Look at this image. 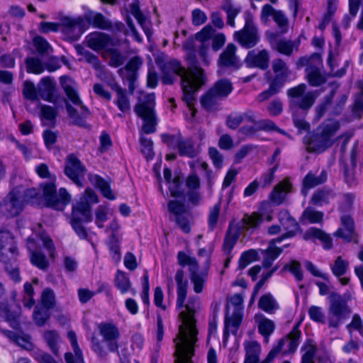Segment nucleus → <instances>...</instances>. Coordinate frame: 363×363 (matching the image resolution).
<instances>
[{
  "label": "nucleus",
  "mask_w": 363,
  "mask_h": 363,
  "mask_svg": "<svg viewBox=\"0 0 363 363\" xmlns=\"http://www.w3.org/2000/svg\"><path fill=\"white\" fill-rule=\"evenodd\" d=\"M274 328L275 325L272 320L264 318L259 323L258 330L265 337V341L268 342V337L274 332Z\"/></svg>",
  "instance_id": "13d9d810"
},
{
  "label": "nucleus",
  "mask_w": 363,
  "mask_h": 363,
  "mask_svg": "<svg viewBox=\"0 0 363 363\" xmlns=\"http://www.w3.org/2000/svg\"><path fill=\"white\" fill-rule=\"evenodd\" d=\"M116 99L114 104L118 106V109L122 113H118L119 117H123L124 114L130 111V100L126 95V90L123 89L121 91L116 94Z\"/></svg>",
  "instance_id": "09e8293b"
},
{
  "label": "nucleus",
  "mask_w": 363,
  "mask_h": 363,
  "mask_svg": "<svg viewBox=\"0 0 363 363\" xmlns=\"http://www.w3.org/2000/svg\"><path fill=\"white\" fill-rule=\"evenodd\" d=\"M339 128L340 123L337 121L328 120L323 123L303 138L308 150L320 153L331 147L334 143L333 138Z\"/></svg>",
  "instance_id": "39448f33"
},
{
  "label": "nucleus",
  "mask_w": 363,
  "mask_h": 363,
  "mask_svg": "<svg viewBox=\"0 0 363 363\" xmlns=\"http://www.w3.org/2000/svg\"><path fill=\"white\" fill-rule=\"evenodd\" d=\"M183 48L188 52L186 60L187 61L188 69L196 74L199 72H203L201 68L199 62L197 60L196 51L194 49V41L193 39L186 40L183 44Z\"/></svg>",
  "instance_id": "cd10ccee"
},
{
  "label": "nucleus",
  "mask_w": 363,
  "mask_h": 363,
  "mask_svg": "<svg viewBox=\"0 0 363 363\" xmlns=\"http://www.w3.org/2000/svg\"><path fill=\"white\" fill-rule=\"evenodd\" d=\"M221 9L227 15L226 23L231 27H235V18L241 12L242 7L234 4L232 0H223Z\"/></svg>",
  "instance_id": "f704fd0d"
},
{
  "label": "nucleus",
  "mask_w": 363,
  "mask_h": 363,
  "mask_svg": "<svg viewBox=\"0 0 363 363\" xmlns=\"http://www.w3.org/2000/svg\"><path fill=\"white\" fill-rule=\"evenodd\" d=\"M291 184L289 182H282L274 186L270 194L272 201L277 205L281 204L285 199L288 192H290Z\"/></svg>",
  "instance_id": "e433bc0d"
},
{
  "label": "nucleus",
  "mask_w": 363,
  "mask_h": 363,
  "mask_svg": "<svg viewBox=\"0 0 363 363\" xmlns=\"http://www.w3.org/2000/svg\"><path fill=\"white\" fill-rule=\"evenodd\" d=\"M143 65V60L138 56L132 57L127 65L118 70L121 77L138 78V72Z\"/></svg>",
  "instance_id": "473e14b6"
},
{
  "label": "nucleus",
  "mask_w": 363,
  "mask_h": 363,
  "mask_svg": "<svg viewBox=\"0 0 363 363\" xmlns=\"http://www.w3.org/2000/svg\"><path fill=\"white\" fill-rule=\"evenodd\" d=\"M98 328L104 341L106 342L108 350L111 352H118V340L120 337L118 328L113 323H101Z\"/></svg>",
  "instance_id": "412c9836"
},
{
  "label": "nucleus",
  "mask_w": 363,
  "mask_h": 363,
  "mask_svg": "<svg viewBox=\"0 0 363 363\" xmlns=\"http://www.w3.org/2000/svg\"><path fill=\"white\" fill-rule=\"evenodd\" d=\"M167 210L169 220L174 221L184 233H189L193 217L184 203L177 200H171L168 202Z\"/></svg>",
  "instance_id": "4468645a"
},
{
  "label": "nucleus",
  "mask_w": 363,
  "mask_h": 363,
  "mask_svg": "<svg viewBox=\"0 0 363 363\" xmlns=\"http://www.w3.org/2000/svg\"><path fill=\"white\" fill-rule=\"evenodd\" d=\"M184 272L182 269L177 271L175 281L177 286V307L181 309L185 307L186 311L179 313L182 324L179 327V333L176 342L174 363H193L194 356V345L198 341V330L196 328V320L194 318L196 313V300H189L184 305L187 294V280H184Z\"/></svg>",
  "instance_id": "f257e3e1"
},
{
  "label": "nucleus",
  "mask_w": 363,
  "mask_h": 363,
  "mask_svg": "<svg viewBox=\"0 0 363 363\" xmlns=\"http://www.w3.org/2000/svg\"><path fill=\"white\" fill-rule=\"evenodd\" d=\"M62 27V31L68 35L72 40H77L83 33L85 22L82 17L71 18L63 17L60 20V26Z\"/></svg>",
  "instance_id": "4be33fe9"
},
{
  "label": "nucleus",
  "mask_w": 363,
  "mask_h": 363,
  "mask_svg": "<svg viewBox=\"0 0 363 363\" xmlns=\"http://www.w3.org/2000/svg\"><path fill=\"white\" fill-rule=\"evenodd\" d=\"M64 172L77 185L82 186L81 179L84 177L86 168L75 155H69L67 156Z\"/></svg>",
  "instance_id": "aec40b11"
},
{
  "label": "nucleus",
  "mask_w": 363,
  "mask_h": 363,
  "mask_svg": "<svg viewBox=\"0 0 363 363\" xmlns=\"http://www.w3.org/2000/svg\"><path fill=\"white\" fill-rule=\"evenodd\" d=\"M245 62L248 67H258L264 70L269 67V52L267 50H262L257 54L254 50L249 51Z\"/></svg>",
  "instance_id": "393cba45"
},
{
  "label": "nucleus",
  "mask_w": 363,
  "mask_h": 363,
  "mask_svg": "<svg viewBox=\"0 0 363 363\" xmlns=\"http://www.w3.org/2000/svg\"><path fill=\"white\" fill-rule=\"evenodd\" d=\"M14 236L9 230H0V250H16Z\"/></svg>",
  "instance_id": "603ef678"
},
{
  "label": "nucleus",
  "mask_w": 363,
  "mask_h": 363,
  "mask_svg": "<svg viewBox=\"0 0 363 363\" xmlns=\"http://www.w3.org/2000/svg\"><path fill=\"white\" fill-rule=\"evenodd\" d=\"M69 78L66 76L60 77V83L67 96V98L77 106H80V113L71 104L66 102V110L68 116L72 119V124L79 127L90 128V125L86 122V119L90 116V111L88 108L82 104V102L76 91V90L69 84H66L65 81Z\"/></svg>",
  "instance_id": "0eeeda50"
},
{
  "label": "nucleus",
  "mask_w": 363,
  "mask_h": 363,
  "mask_svg": "<svg viewBox=\"0 0 363 363\" xmlns=\"http://www.w3.org/2000/svg\"><path fill=\"white\" fill-rule=\"evenodd\" d=\"M347 98L348 96L346 94L340 95L331 106L330 115L335 116L340 115L344 109Z\"/></svg>",
  "instance_id": "e2e57ef3"
},
{
  "label": "nucleus",
  "mask_w": 363,
  "mask_h": 363,
  "mask_svg": "<svg viewBox=\"0 0 363 363\" xmlns=\"http://www.w3.org/2000/svg\"><path fill=\"white\" fill-rule=\"evenodd\" d=\"M84 17L87 23L92 25L94 28L107 30L112 29L113 24L111 21L101 13L90 11L86 13Z\"/></svg>",
  "instance_id": "72a5a7b5"
},
{
  "label": "nucleus",
  "mask_w": 363,
  "mask_h": 363,
  "mask_svg": "<svg viewBox=\"0 0 363 363\" xmlns=\"http://www.w3.org/2000/svg\"><path fill=\"white\" fill-rule=\"evenodd\" d=\"M86 41L89 48L94 50H100L109 45L111 38L106 33L95 32L87 36Z\"/></svg>",
  "instance_id": "7c9ffc66"
},
{
  "label": "nucleus",
  "mask_w": 363,
  "mask_h": 363,
  "mask_svg": "<svg viewBox=\"0 0 363 363\" xmlns=\"http://www.w3.org/2000/svg\"><path fill=\"white\" fill-rule=\"evenodd\" d=\"M35 171L40 178L50 179L49 182L40 184L43 189V196L47 206L57 211H62L71 200L69 194L65 188H60L58 193L57 192L56 177L51 174L46 164H39L36 167Z\"/></svg>",
  "instance_id": "7ed1b4c3"
},
{
  "label": "nucleus",
  "mask_w": 363,
  "mask_h": 363,
  "mask_svg": "<svg viewBox=\"0 0 363 363\" xmlns=\"http://www.w3.org/2000/svg\"><path fill=\"white\" fill-rule=\"evenodd\" d=\"M299 42L295 45V43L291 40H286L285 39H279V41L274 45V50H277L281 54L290 56L293 53L294 48L298 50Z\"/></svg>",
  "instance_id": "de8ad7c7"
},
{
  "label": "nucleus",
  "mask_w": 363,
  "mask_h": 363,
  "mask_svg": "<svg viewBox=\"0 0 363 363\" xmlns=\"http://www.w3.org/2000/svg\"><path fill=\"white\" fill-rule=\"evenodd\" d=\"M306 72L308 82L312 86H319L326 82L325 77L317 67L309 66L306 69Z\"/></svg>",
  "instance_id": "ea45409f"
},
{
  "label": "nucleus",
  "mask_w": 363,
  "mask_h": 363,
  "mask_svg": "<svg viewBox=\"0 0 363 363\" xmlns=\"http://www.w3.org/2000/svg\"><path fill=\"white\" fill-rule=\"evenodd\" d=\"M234 39L243 48H254L259 41L258 30L255 25L253 16L250 12L245 13L244 27L234 33Z\"/></svg>",
  "instance_id": "f8f14e48"
},
{
  "label": "nucleus",
  "mask_w": 363,
  "mask_h": 363,
  "mask_svg": "<svg viewBox=\"0 0 363 363\" xmlns=\"http://www.w3.org/2000/svg\"><path fill=\"white\" fill-rule=\"evenodd\" d=\"M91 182L99 188L102 195L110 200L115 199V196L111 189L109 184L99 175H93L89 178Z\"/></svg>",
  "instance_id": "a19ab883"
},
{
  "label": "nucleus",
  "mask_w": 363,
  "mask_h": 363,
  "mask_svg": "<svg viewBox=\"0 0 363 363\" xmlns=\"http://www.w3.org/2000/svg\"><path fill=\"white\" fill-rule=\"evenodd\" d=\"M162 140L169 147L177 149L180 156L194 158L199 154V150L191 138H184L180 134H162Z\"/></svg>",
  "instance_id": "ddd939ff"
},
{
  "label": "nucleus",
  "mask_w": 363,
  "mask_h": 363,
  "mask_svg": "<svg viewBox=\"0 0 363 363\" xmlns=\"http://www.w3.org/2000/svg\"><path fill=\"white\" fill-rule=\"evenodd\" d=\"M114 283L121 294H125L130 290L133 295L136 294V290L131 289V282L130 279L126 276L124 272L121 270L117 271Z\"/></svg>",
  "instance_id": "4c0bfd02"
},
{
  "label": "nucleus",
  "mask_w": 363,
  "mask_h": 363,
  "mask_svg": "<svg viewBox=\"0 0 363 363\" xmlns=\"http://www.w3.org/2000/svg\"><path fill=\"white\" fill-rule=\"evenodd\" d=\"M155 96L154 93L145 96L143 101L134 107L136 114L143 120L142 130L146 134L156 131L157 118L155 111Z\"/></svg>",
  "instance_id": "9d476101"
},
{
  "label": "nucleus",
  "mask_w": 363,
  "mask_h": 363,
  "mask_svg": "<svg viewBox=\"0 0 363 363\" xmlns=\"http://www.w3.org/2000/svg\"><path fill=\"white\" fill-rule=\"evenodd\" d=\"M359 147V143L357 141L354 143L353 147L350 152V167L344 164L343 166V177L345 182L349 186H356L357 182L354 175V169L357 164V149Z\"/></svg>",
  "instance_id": "a878e982"
},
{
  "label": "nucleus",
  "mask_w": 363,
  "mask_h": 363,
  "mask_svg": "<svg viewBox=\"0 0 363 363\" xmlns=\"http://www.w3.org/2000/svg\"><path fill=\"white\" fill-rule=\"evenodd\" d=\"M23 95L25 98L30 101L38 100V86L35 87L34 84L29 81L24 82Z\"/></svg>",
  "instance_id": "69168bd1"
},
{
  "label": "nucleus",
  "mask_w": 363,
  "mask_h": 363,
  "mask_svg": "<svg viewBox=\"0 0 363 363\" xmlns=\"http://www.w3.org/2000/svg\"><path fill=\"white\" fill-rule=\"evenodd\" d=\"M222 100L212 90L209 89L201 99L202 106L207 111L216 108L219 101Z\"/></svg>",
  "instance_id": "8fccbe9b"
},
{
  "label": "nucleus",
  "mask_w": 363,
  "mask_h": 363,
  "mask_svg": "<svg viewBox=\"0 0 363 363\" xmlns=\"http://www.w3.org/2000/svg\"><path fill=\"white\" fill-rule=\"evenodd\" d=\"M49 310V308H45L40 304L35 306L33 318L36 325L42 327L50 319V313Z\"/></svg>",
  "instance_id": "c03bdc74"
},
{
  "label": "nucleus",
  "mask_w": 363,
  "mask_h": 363,
  "mask_svg": "<svg viewBox=\"0 0 363 363\" xmlns=\"http://www.w3.org/2000/svg\"><path fill=\"white\" fill-rule=\"evenodd\" d=\"M327 179L328 173L325 170H322L318 176L315 175L311 172H308L303 179L302 194L306 196L309 189L325 183Z\"/></svg>",
  "instance_id": "c756f323"
},
{
  "label": "nucleus",
  "mask_w": 363,
  "mask_h": 363,
  "mask_svg": "<svg viewBox=\"0 0 363 363\" xmlns=\"http://www.w3.org/2000/svg\"><path fill=\"white\" fill-rule=\"evenodd\" d=\"M349 268V262L342 259L340 256L335 259L334 264L331 267V270L334 275L340 277L345 275Z\"/></svg>",
  "instance_id": "4d7b16f0"
},
{
  "label": "nucleus",
  "mask_w": 363,
  "mask_h": 363,
  "mask_svg": "<svg viewBox=\"0 0 363 363\" xmlns=\"http://www.w3.org/2000/svg\"><path fill=\"white\" fill-rule=\"evenodd\" d=\"M337 88H333L328 94L324 96L323 102L315 107V118L317 119L321 118L328 111V107L331 106Z\"/></svg>",
  "instance_id": "49530a36"
},
{
  "label": "nucleus",
  "mask_w": 363,
  "mask_h": 363,
  "mask_svg": "<svg viewBox=\"0 0 363 363\" xmlns=\"http://www.w3.org/2000/svg\"><path fill=\"white\" fill-rule=\"evenodd\" d=\"M333 235L336 238H341L345 242H358V235L357 232H353L351 234L348 233L347 230L342 228H338L334 233Z\"/></svg>",
  "instance_id": "0e129e2a"
},
{
  "label": "nucleus",
  "mask_w": 363,
  "mask_h": 363,
  "mask_svg": "<svg viewBox=\"0 0 363 363\" xmlns=\"http://www.w3.org/2000/svg\"><path fill=\"white\" fill-rule=\"evenodd\" d=\"M335 194L330 189H322L315 191L311 197V202L316 206H322L323 203H329Z\"/></svg>",
  "instance_id": "a18cd8bd"
},
{
  "label": "nucleus",
  "mask_w": 363,
  "mask_h": 363,
  "mask_svg": "<svg viewBox=\"0 0 363 363\" xmlns=\"http://www.w3.org/2000/svg\"><path fill=\"white\" fill-rule=\"evenodd\" d=\"M272 68L275 76L272 79L268 89L259 94L258 100L259 101H264L278 94L291 74V70L286 63L281 58L274 59L272 61Z\"/></svg>",
  "instance_id": "1a4fd4ad"
},
{
  "label": "nucleus",
  "mask_w": 363,
  "mask_h": 363,
  "mask_svg": "<svg viewBox=\"0 0 363 363\" xmlns=\"http://www.w3.org/2000/svg\"><path fill=\"white\" fill-rule=\"evenodd\" d=\"M8 337L18 345L27 350L33 349V344L28 335H21L16 333L9 331Z\"/></svg>",
  "instance_id": "5fc2aeb1"
},
{
  "label": "nucleus",
  "mask_w": 363,
  "mask_h": 363,
  "mask_svg": "<svg viewBox=\"0 0 363 363\" xmlns=\"http://www.w3.org/2000/svg\"><path fill=\"white\" fill-rule=\"evenodd\" d=\"M328 310V323L329 328H338L352 314V310L346 298L336 292H333L329 297Z\"/></svg>",
  "instance_id": "6e6552de"
},
{
  "label": "nucleus",
  "mask_w": 363,
  "mask_h": 363,
  "mask_svg": "<svg viewBox=\"0 0 363 363\" xmlns=\"http://www.w3.org/2000/svg\"><path fill=\"white\" fill-rule=\"evenodd\" d=\"M98 202L96 193L92 189H87L79 201L72 206L71 224L81 239H85L88 235L83 224L92 220L91 205Z\"/></svg>",
  "instance_id": "20e7f679"
},
{
  "label": "nucleus",
  "mask_w": 363,
  "mask_h": 363,
  "mask_svg": "<svg viewBox=\"0 0 363 363\" xmlns=\"http://www.w3.org/2000/svg\"><path fill=\"white\" fill-rule=\"evenodd\" d=\"M262 221V215L253 213L250 216L245 214L236 225L230 224L224 239V250H232L240 234L243 235L241 241L247 240Z\"/></svg>",
  "instance_id": "423d86ee"
},
{
  "label": "nucleus",
  "mask_w": 363,
  "mask_h": 363,
  "mask_svg": "<svg viewBox=\"0 0 363 363\" xmlns=\"http://www.w3.org/2000/svg\"><path fill=\"white\" fill-rule=\"evenodd\" d=\"M162 80L165 84H172L177 76L181 77V83L183 82L184 77L186 78L191 77V72L189 69L186 71L177 60H171L164 63L162 67Z\"/></svg>",
  "instance_id": "6ab92c4d"
},
{
  "label": "nucleus",
  "mask_w": 363,
  "mask_h": 363,
  "mask_svg": "<svg viewBox=\"0 0 363 363\" xmlns=\"http://www.w3.org/2000/svg\"><path fill=\"white\" fill-rule=\"evenodd\" d=\"M258 307L268 313H274L278 310L279 304L273 296L268 293L262 295L258 302Z\"/></svg>",
  "instance_id": "79ce46f5"
},
{
  "label": "nucleus",
  "mask_w": 363,
  "mask_h": 363,
  "mask_svg": "<svg viewBox=\"0 0 363 363\" xmlns=\"http://www.w3.org/2000/svg\"><path fill=\"white\" fill-rule=\"evenodd\" d=\"M23 205L21 196L15 189L4 199L3 203L1 204V210L6 216L13 217L22 211Z\"/></svg>",
  "instance_id": "5701e85b"
},
{
  "label": "nucleus",
  "mask_w": 363,
  "mask_h": 363,
  "mask_svg": "<svg viewBox=\"0 0 363 363\" xmlns=\"http://www.w3.org/2000/svg\"><path fill=\"white\" fill-rule=\"evenodd\" d=\"M298 327L299 323H297L294 326L292 330L287 335L286 339L282 338L279 340L277 345L271 350L263 362H259V357H245L244 363H270L281 351L284 345H285L286 340H289V351L294 352L299 344V339L301 335V331L298 330Z\"/></svg>",
  "instance_id": "9b49d317"
},
{
  "label": "nucleus",
  "mask_w": 363,
  "mask_h": 363,
  "mask_svg": "<svg viewBox=\"0 0 363 363\" xmlns=\"http://www.w3.org/2000/svg\"><path fill=\"white\" fill-rule=\"evenodd\" d=\"M130 11L131 14L137 19L138 23L143 28L147 37L150 38L152 34V31L150 28V23L147 21L146 17L144 16L140 9L139 0L133 1V2L130 4Z\"/></svg>",
  "instance_id": "2f4dec72"
},
{
  "label": "nucleus",
  "mask_w": 363,
  "mask_h": 363,
  "mask_svg": "<svg viewBox=\"0 0 363 363\" xmlns=\"http://www.w3.org/2000/svg\"><path fill=\"white\" fill-rule=\"evenodd\" d=\"M30 259L40 269L46 270L49 267V261L42 251H31Z\"/></svg>",
  "instance_id": "864d4df0"
},
{
  "label": "nucleus",
  "mask_w": 363,
  "mask_h": 363,
  "mask_svg": "<svg viewBox=\"0 0 363 363\" xmlns=\"http://www.w3.org/2000/svg\"><path fill=\"white\" fill-rule=\"evenodd\" d=\"M310 318L317 323H324L325 320V313L322 308L316 306H311L308 309Z\"/></svg>",
  "instance_id": "774afa93"
},
{
  "label": "nucleus",
  "mask_w": 363,
  "mask_h": 363,
  "mask_svg": "<svg viewBox=\"0 0 363 363\" xmlns=\"http://www.w3.org/2000/svg\"><path fill=\"white\" fill-rule=\"evenodd\" d=\"M178 263L182 267L188 265L189 267L190 279L194 284V290L199 294L203 290L204 280L199 275V266L195 258L187 255L183 251H179L177 255Z\"/></svg>",
  "instance_id": "a211bd4d"
},
{
  "label": "nucleus",
  "mask_w": 363,
  "mask_h": 363,
  "mask_svg": "<svg viewBox=\"0 0 363 363\" xmlns=\"http://www.w3.org/2000/svg\"><path fill=\"white\" fill-rule=\"evenodd\" d=\"M312 238L320 240L323 242L324 248L330 249L333 247V242L330 235L320 229L311 228L305 233V240Z\"/></svg>",
  "instance_id": "c9c22d12"
},
{
  "label": "nucleus",
  "mask_w": 363,
  "mask_h": 363,
  "mask_svg": "<svg viewBox=\"0 0 363 363\" xmlns=\"http://www.w3.org/2000/svg\"><path fill=\"white\" fill-rule=\"evenodd\" d=\"M253 125H243L239 129V132L244 135L247 137H253L256 135L258 131L269 129V125L266 123V119L259 120Z\"/></svg>",
  "instance_id": "37998d69"
},
{
  "label": "nucleus",
  "mask_w": 363,
  "mask_h": 363,
  "mask_svg": "<svg viewBox=\"0 0 363 363\" xmlns=\"http://www.w3.org/2000/svg\"><path fill=\"white\" fill-rule=\"evenodd\" d=\"M205 83V77L203 72H199L198 74L191 72V77L189 78H183L182 82V89L184 93L183 100L187 106L191 108L195 102L194 93Z\"/></svg>",
  "instance_id": "dca6fc26"
},
{
  "label": "nucleus",
  "mask_w": 363,
  "mask_h": 363,
  "mask_svg": "<svg viewBox=\"0 0 363 363\" xmlns=\"http://www.w3.org/2000/svg\"><path fill=\"white\" fill-rule=\"evenodd\" d=\"M33 44L39 55L44 56L50 54L52 52L51 45L45 38L37 35L33 39Z\"/></svg>",
  "instance_id": "3c124183"
},
{
  "label": "nucleus",
  "mask_w": 363,
  "mask_h": 363,
  "mask_svg": "<svg viewBox=\"0 0 363 363\" xmlns=\"http://www.w3.org/2000/svg\"><path fill=\"white\" fill-rule=\"evenodd\" d=\"M108 52L110 53V66L118 67L124 63L125 57L121 54V52L119 50L112 48L110 49Z\"/></svg>",
  "instance_id": "338daca9"
},
{
  "label": "nucleus",
  "mask_w": 363,
  "mask_h": 363,
  "mask_svg": "<svg viewBox=\"0 0 363 363\" xmlns=\"http://www.w3.org/2000/svg\"><path fill=\"white\" fill-rule=\"evenodd\" d=\"M55 89V81L49 77H44L38 84V97L40 96L42 99L49 102H54Z\"/></svg>",
  "instance_id": "bb28decb"
},
{
  "label": "nucleus",
  "mask_w": 363,
  "mask_h": 363,
  "mask_svg": "<svg viewBox=\"0 0 363 363\" xmlns=\"http://www.w3.org/2000/svg\"><path fill=\"white\" fill-rule=\"evenodd\" d=\"M279 220L287 232L281 237L272 240L266 250H282L283 247H288V244H285L283 246L275 245L274 247L272 245L275 242H281L285 238L294 237L300 229L298 223L286 210L281 211L279 213Z\"/></svg>",
  "instance_id": "2eb2a0df"
},
{
  "label": "nucleus",
  "mask_w": 363,
  "mask_h": 363,
  "mask_svg": "<svg viewBox=\"0 0 363 363\" xmlns=\"http://www.w3.org/2000/svg\"><path fill=\"white\" fill-rule=\"evenodd\" d=\"M306 88L305 84H300L287 90V96L289 98V107L292 114L293 122L300 133L309 130L310 124L304 119V116L313 106L319 95L318 91H311L304 94Z\"/></svg>",
  "instance_id": "f03ea898"
},
{
  "label": "nucleus",
  "mask_w": 363,
  "mask_h": 363,
  "mask_svg": "<svg viewBox=\"0 0 363 363\" xmlns=\"http://www.w3.org/2000/svg\"><path fill=\"white\" fill-rule=\"evenodd\" d=\"M26 70L29 73L39 74L44 71L41 60L35 57H27L25 60Z\"/></svg>",
  "instance_id": "6e6d98bb"
},
{
  "label": "nucleus",
  "mask_w": 363,
  "mask_h": 363,
  "mask_svg": "<svg viewBox=\"0 0 363 363\" xmlns=\"http://www.w3.org/2000/svg\"><path fill=\"white\" fill-rule=\"evenodd\" d=\"M233 89V84L230 80L222 79L216 82L210 89L223 100L228 97Z\"/></svg>",
  "instance_id": "58836bf2"
},
{
  "label": "nucleus",
  "mask_w": 363,
  "mask_h": 363,
  "mask_svg": "<svg viewBox=\"0 0 363 363\" xmlns=\"http://www.w3.org/2000/svg\"><path fill=\"white\" fill-rule=\"evenodd\" d=\"M242 320V311L239 308H235L231 317L228 316L227 311L225 315V325H224V338H228L229 336V329L231 328V333L236 335L238 330L241 324Z\"/></svg>",
  "instance_id": "c85d7f7f"
},
{
  "label": "nucleus",
  "mask_w": 363,
  "mask_h": 363,
  "mask_svg": "<svg viewBox=\"0 0 363 363\" xmlns=\"http://www.w3.org/2000/svg\"><path fill=\"white\" fill-rule=\"evenodd\" d=\"M259 259L257 251H245L241 255L239 262L238 269H243L251 262Z\"/></svg>",
  "instance_id": "bf43d9fd"
},
{
  "label": "nucleus",
  "mask_w": 363,
  "mask_h": 363,
  "mask_svg": "<svg viewBox=\"0 0 363 363\" xmlns=\"http://www.w3.org/2000/svg\"><path fill=\"white\" fill-rule=\"evenodd\" d=\"M4 293V286L0 283V299L3 297ZM21 315V307L19 304L12 306L7 301H0V318L8 322L13 328H19Z\"/></svg>",
  "instance_id": "f3484780"
},
{
  "label": "nucleus",
  "mask_w": 363,
  "mask_h": 363,
  "mask_svg": "<svg viewBox=\"0 0 363 363\" xmlns=\"http://www.w3.org/2000/svg\"><path fill=\"white\" fill-rule=\"evenodd\" d=\"M44 338L51 351L54 354L58 356L57 342L60 338L58 334L52 330L46 331L44 334Z\"/></svg>",
  "instance_id": "052dcab7"
},
{
  "label": "nucleus",
  "mask_w": 363,
  "mask_h": 363,
  "mask_svg": "<svg viewBox=\"0 0 363 363\" xmlns=\"http://www.w3.org/2000/svg\"><path fill=\"white\" fill-rule=\"evenodd\" d=\"M237 47L233 43H229L220 53L218 64L220 67L239 69L240 64L236 55Z\"/></svg>",
  "instance_id": "b1692460"
},
{
  "label": "nucleus",
  "mask_w": 363,
  "mask_h": 363,
  "mask_svg": "<svg viewBox=\"0 0 363 363\" xmlns=\"http://www.w3.org/2000/svg\"><path fill=\"white\" fill-rule=\"evenodd\" d=\"M55 303V296L54 291L50 289H45L41 295V304L45 308L51 309L54 307Z\"/></svg>",
  "instance_id": "680f3d73"
}]
</instances>
